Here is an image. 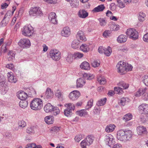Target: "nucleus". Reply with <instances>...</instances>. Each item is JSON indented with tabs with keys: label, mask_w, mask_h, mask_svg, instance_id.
<instances>
[{
	"label": "nucleus",
	"mask_w": 148,
	"mask_h": 148,
	"mask_svg": "<svg viewBox=\"0 0 148 148\" xmlns=\"http://www.w3.org/2000/svg\"><path fill=\"white\" fill-rule=\"evenodd\" d=\"M105 141L106 144L110 147H111L115 143L114 137L110 134H108L105 136Z\"/></svg>",
	"instance_id": "8"
},
{
	"label": "nucleus",
	"mask_w": 148,
	"mask_h": 148,
	"mask_svg": "<svg viewBox=\"0 0 148 148\" xmlns=\"http://www.w3.org/2000/svg\"><path fill=\"white\" fill-rule=\"evenodd\" d=\"M84 77L86 79L90 80L94 78V76L92 74L89 73H85L84 75Z\"/></svg>",
	"instance_id": "48"
},
{
	"label": "nucleus",
	"mask_w": 148,
	"mask_h": 148,
	"mask_svg": "<svg viewBox=\"0 0 148 148\" xmlns=\"http://www.w3.org/2000/svg\"><path fill=\"white\" fill-rule=\"evenodd\" d=\"M112 52L111 48L109 47H108L107 49L105 48L104 53L106 56H109L111 54Z\"/></svg>",
	"instance_id": "44"
},
{
	"label": "nucleus",
	"mask_w": 148,
	"mask_h": 148,
	"mask_svg": "<svg viewBox=\"0 0 148 148\" xmlns=\"http://www.w3.org/2000/svg\"><path fill=\"white\" fill-rule=\"evenodd\" d=\"M49 56L52 60L58 61L60 58L61 53L57 49H52L49 52Z\"/></svg>",
	"instance_id": "4"
},
{
	"label": "nucleus",
	"mask_w": 148,
	"mask_h": 148,
	"mask_svg": "<svg viewBox=\"0 0 148 148\" xmlns=\"http://www.w3.org/2000/svg\"><path fill=\"white\" fill-rule=\"evenodd\" d=\"M29 14L32 16H41L43 13L39 7H34L32 8L29 12Z\"/></svg>",
	"instance_id": "5"
},
{
	"label": "nucleus",
	"mask_w": 148,
	"mask_h": 148,
	"mask_svg": "<svg viewBox=\"0 0 148 148\" xmlns=\"http://www.w3.org/2000/svg\"><path fill=\"white\" fill-rule=\"evenodd\" d=\"M100 25L101 26H103L106 25L107 21L103 18H100L98 19Z\"/></svg>",
	"instance_id": "53"
},
{
	"label": "nucleus",
	"mask_w": 148,
	"mask_h": 148,
	"mask_svg": "<svg viewBox=\"0 0 148 148\" xmlns=\"http://www.w3.org/2000/svg\"><path fill=\"white\" fill-rule=\"evenodd\" d=\"M84 140L87 142L88 146H89L92 143L94 140V137L92 135H88L86 136V138Z\"/></svg>",
	"instance_id": "20"
},
{
	"label": "nucleus",
	"mask_w": 148,
	"mask_h": 148,
	"mask_svg": "<svg viewBox=\"0 0 148 148\" xmlns=\"http://www.w3.org/2000/svg\"><path fill=\"white\" fill-rule=\"evenodd\" d=\"M80 145L82 148H86L87 146H88L87 142L84 140L81 142Z\"/></svg>",
	"instance_id": "59"
},
{
	"label": "nucleus",
	"mask_w": 148,
	"mask_h": 148,
	"mask_svg": "<svg viewBox=\"0 0 148 148\" xmlns=\"http://www.w3.org/2000/svg\"><path fill=\"white\" fill-rule=\"evenodd\" d=\"M33 32V28L31 25L25 26L23 28L22 34L25 36H30Z\"/></svg>",
	"instance_id": "6"
},
{
	"label": "nucleus",
	"mask_w": 148,
	"mask_h": 148,
	"mask_svg": "<svg viewBox=\"0 0 148 148\" xmlns=\"http://www.w3.org/2000/svg\"><path fill=\"white\" fill-rule=\"evenodd\" d=\"M8 89V87L6 85H4L3 86H0V92L3 95L6 93Z\"/></svg>",
	"instance_id": "38"
},
{
	"label": "nucleus",
	"mask_w": 148,
	"mask_h": 148,
	"mask_svg": "<svg viewBox=\"0 0 148 148\" xmlns=\"http://www.w3.org/2000/svg\"><path fill=\"white\" fill-rule=\"evenodd\" d=\"M127 36H126L121 34L117 38V41L119 43H124L127 40Z\"/></svg>",
	"instance_id": "21"
},
{
	"label": "nucleus",
	"mask_w": 148,
	"mask_h": 148,
	"mask_svg": "<svg viewBox=\"0 0 148 148\" xmlns=\"http://www.w3.org/2000/svg\"><path fill=\"white\" fill-rule=\"evenodd\" d=\"M97 80L101 84L103 85L106 83V79L104 78H99L97 79Z\"/></svg>",
	"instance_id": "57"
},
{
	"label": "nucleus",
	"mask_w": 148,
	"mask_h": 148,
	"mask_svg": "<svg viewBox=\"0 0 148 148\" xmlns=\"http://www.w3.org/2000/svg\"><path fill=\"white\" fill-rule=\"evenodd\" d=\"M76 38L80 42H84L86 40L85 35L83 31L80 30L77 33Z\"/></svg>",
	"instance_id": "10"
},
{
	"label": "nucleus",
	"mask_w": 148,
	"mask_h": 148,
	"mask_svg": "<svg viewBox=\"0 0 148 148\" xmlns=\"http://www.w3.org/2000/svg\"><path fill=\"white\" fill-rule=\"evenodd\" d=\"M18 125L19 127L23 128L25 127L26 125V123L23 120L18 121Z\"/></svg>",
	"instance_id": "56"
},
{
	"label": "nucleus",
	"mask_w": 148,
	"mask_h": 148,
	"mask_svg": "<svg viewBox=\"0 0 148 148\" xmlns=\"http://www.w3.org/2000/svg\"><path fill=\"white\" fill-rule=\"evenodd\" d=\"M18 45L23 48H29L31 46L29 40L26 38L21 39L18 42Z\"/></svg>",
	"instance_id": "7"
},
{
	"label": "nucleus",
	"mask_w": 148,
	"mask_h": 148,
	"mask_svg": "<svg viewBox=\"0 0 148 148\" xmlns=\"http://www.w3.org/2000/svg\"><path fill=\"white\" fill-rule=\"evenodd\" d=\"M100 63V62L99 60H94L92 63V66L94 67H97L99 66Z\"/></svg>",
	"instance_id": "55"
},
{
	"label": "nucleus",
	"mask_w": 148,
	"mask_h": 148,
	"mask_svg": "<svg viewBox=\"0 0 148 148\" xmlns=\"http://www.w3.org/2000/svg\"><path fill=\"white\" fill-rule=\"evenodd\" d=\"M8 55L9 56L8 57V59L9 61L12 60L14 58V54L12 51H10L8 53Z\"/></svg>",
	"instance_id": "50"
},
{
	"label": "nucleus",
	"mask_w": 148,
	"mask_h": 148,
	"mask_svg": "<svg viewBox=\"0 0 148 148\" xmlns=\"http://www.w3.org/2000/svg\"><path fill=\"white\" fill-rule=\"evenodd\" d=\"M64 106L67 108L64 110V111H70V110H73L75 108V106L73 103H66L65 104Z\"/></svg>",
	"instance_id": "28"
},
{
	"label": "nucleus",
	"mask_w": 148,
	"mask_h": 148,
	"mask_svg": "<svg viewBox=\"0 0 148 148\" xmlns=\"http://www.w3.org/2000/svg\"><path fill=\"white\" fill-rule=\"evenodd\" d=\"M138 109L140 111L148 110V105L146 104H142L139 106Z\"/></svg>",
	"instance_id": "33"
},
{
	"label": "nucleus",
	"mask_w": 148,
	"mask_h": 148,
	"mask_svg": "<svg viewBox=\"0 0 148 148\" xmlns=\"http://www.w3.org/2000/svg\"><path fill=\"white\" fill-rule=\"evenodd\" d=\"M80 67L83 69L89 70L90 69L89 63L86 61H84L82 63L80 66Z\"/></svg>",
	"instance_id": "25"
},
{
	"label": "nucleus",
	"mask_w": 148,
	"mask_h": 148,
	"mask_svg": "<svg viewBox=\"0 0 148 148\" xmlns=\"http://www.w3.org/2000/svg\"><path fill=\"white\" fill-rule=\"evenodd\" d=\"M85 83V81L84 78H79L77 81V87L80 88L83 87Z\"/></svg>",
	"instance_id": "23"
},
{
	"label": "nucleus",
	"mask_w": 148,
	"mask_h": 148,
	"mask_svg": "<svg viewBox=\"0 0 148 148\" xmlns=\"http://www.w3.org/2000/svg\"><path fill=\"white\" fill-rule=\"evenodd\" d=\"M143 39L144 42H148V33H146L143 36Z\"/></svg>",
	"instance_id": "63"
},
{
	"label": "nucleus",
	"mask_w": 148,
	"mask_h": 148,
	"mask_svg": "<svg viewBox=\"0 0 148 148\" xmlns=\"http://www.w3.org/2000/svg\"><path fill=\"white\" fill-rule=\"evenodd\" d=\"M71 33L70 29L68 27H64L61 32V36L65 37H68Z\"/></svg>",
	"instance_id": "15"
},
{
	"label": "nucleus",
	"mask_w": 148,
	"mask_h": 148,
	"mask_svg": "<svg viewBox=\"0 0 148 148\" xmlns=\"http://www.w3.org/2000/svg\"><path fill=\"white\" fill-rule=\"evenodd\" d=\"M42 100L40 98H35L31 101L30 107L32 110H40L42 107Z\"/></svg>",
	"instance_id": "2"
},
{
	"label": "nucleus",
	"mask_w": 148,
	"mask_h": 148,
	"mask_svg": "<svg viewBox=\"0 0 148 148\" xmlns=\"http://www.w3.org/2000/svg\"><path fill=\"white\" fill-rule=\"evenodd\" d=\"M125 65L124 62H120L118 63L116 65V67L118 70V72L119 73H123L125 71Z\"/></svg>",
	"instance_id": "14"
},
{
	"label": "nucleus",
	"mask_w": 148,
	"mask_h": 148,
	"mask_svg": "<svg viewBox=\"0 0 148 148\" xmlns=\"http://www.w3.org/2000/svg\"><path fill=\"white\" fill-rule=\"evenodd\" d=\"M57 17L56 13L53 12L50 13L48 16V18L50 21L54 24H57L58 23Z\"/></svg>",
	"instance_id": "11"
},
{
	"label": "nucleus",
	"mask_w": 148,
	"mask_h": 148,
	"mask_svg": "<svg viewBox=\"0 0 148 148\" xmlns=\"http://www.w3.org/2000/svg\"><path fill=\"white\" fill-rule=\"evenodd\" d=\"M11 11H8L7 13L5 14L4 17L1 22V23L3 25V26L6 25L8 23L10 20V16L11 15Z\"/></svg>",
	"instance_id": "12"
},
{
	"label": "nucleus",
	"mask_w": 148,
	"mask_h": 148,
	"mask_svg": "<svg viewBox=\"0 0 148 148\" xmlns=\"http://www.w3.org/2000/svg\"><path fill=\"white\" fill-rule=\"evenodd\" d=\"M84 136L83 134H79L77 135L75 137V140L76 142L78 143L79 141L84 138Z\"/></svg>",
	"instance_id": "42"
},
{
	"label": "nucleus",
	"mask_w": 148,
	"mask_h": 148,
	"mask_svg": "<svg viewBox=\"0 0 148 148\" xmlns=\"http://www.w3.org/2000/svg\"><path fill=\"white\" fill-rule=\"evenodd\" d=\"M93 100L92 99H90L88 101L87 104L85 108L86 110H88L89 108L92 107L93 105Z\"/></svg>",
	"instance_id": "40"
},
{
	"label": "nucleus",
	"mask_w": 148,
	"mask_h": 148,
	"mask_svg": "<svg viewBox=\"0 0 148 148\" xmlns=\"http://www.w3.org/2000/svg\"><path fill=\"white\" fill-rule=\"evenodd\" d=\"M116 127L115 125L113 124H110L106 126L105 130L106 131L109 133L113 131Z\"/></svg>",
	"instance_id": "27"
},
{
	"label": "nucleus",
	"mask_w": 148,
	"mask_h": 148,
	"mask_svg": "<svg viewBox=\"0 0 148 148\" xmlns=\"http://www.w3.org/2000/svg\"><path fill=\"white\" fill-rule=\"evenodd\" d=\"M44 109L45 111L60 110L58 107L54 106H52L49 103H47L45 106L44 108Z\"/></svg>",
	"instance_id": "13"
},
{
	"label": "nucleus",
	"mask_w": 148,
	"mask_h": 148,
	"mask_svg": "<svg viewBox=\"0 0 148 148\" xmlns=\"http://www.w3.org/2000/svg\"><path fill=\"white\" fill-rule=\"evenodd\" d=\"M80 95V93L78 90H73L71 92L69 95L70 99L72 100H77Z\"/></svg>",
	"instance_id": "9"
},
{
	"label": "nucleus",
	"mask_w": 148,
	"mask_h": 148,
	"mask_svg": "<svg viewBox=\"0 0 148 148\" xmlns=\"http://www.w3.org/2000/svg\"><path fill=\"white\" fill-rule=\"evenodd\" d=\"M117 85L122 87L124 89H127L129 86L128 84L126 83L123 81H120L117 84Z\"/></svg>",
	"instance_id": "35"
},
{
	"label": "nucleus",
	"mask_w": 148,
	"mask_h": 148,
	"mask_svg": "<svg viewBox=\"0 0 148 148\" xmlns=\"http://www.w3.org/2000/svg\"><path fill=\"white\" fill-rule=\"evenodd\" d=\"M105 48V47H99L98 49V52L100 53H104Z\"/></svg>",
	"instance_id": "62"
},
{
	"label": "nucleus",
	"mask_w": 148,
	"mask_h": 148,
	"mask_svg": "<svg viewBox=\"0 0 148 148\" xmlns=\"http://www.w3.org/2000/svg\"><path fill=\"white\" fill-rule=\"evenodd\" d=\"M74 59H79L83 57L84 54L83 53H81L79 52H75L73 54Z\"/></svg>",
	"instance_id": "37"
},
{
	"label": "nucleus",
	"mask_w": 148,
	"mask_h": 148,
	"mask_svg": "<svg viewBox=\"0 0 148 148\" xmlns=\"http://www.w3.org/2000/svg\"><path fill=\"white\" fill-rule=\"evenodd\" d=\"M76 114L82 116H86L88 115L87 112H76Z\"/></svg>",
	"instance_id": "52"
},
{
	"label": "nucleus",
	"mask_w": 148,
	"mask_h": 148,
	"mask_svg": "<svg viewBox=\"0 0 148 148\" xmlns=\"http://www.w3.org/2000/svg\"><path fill=\"white\" fill-rule=\"evenodd\" d=\"M147 90V88H140L138 90L139 93L140 95L144 94L146 92Z\"/></svg>",
	"instance_id": "60"
},
{
	"label": "nucleus",
	"mask_w": 148,
	"mask_h": 148,
	"mask_svg": "<svg viewBox=\"0 0 148 148\" xmlns=\"http://www.w3.org/2000/svg\"><path fill=\"white\" fill-rule=\"evenodd\" d=\"M137 132L139 135H143L146 134L147 133L146 128L144 126H139L136 128Z\"/></svg>",
	"instance_id": "16"
},
{
	"label": "nucleus",
	"mask_w": 148,
	"mask_h": 148,
	"mask_svg": "<svg viewBox=\"0 0 148 148\" xmlns=\"http://www.w3.org/2000/svg\"><path fill=\"white\" fill-rule=\"evenodd\" d=\"M109 26L111 31H117L119 30L120 29L119 26L118 25H116L114 23L110 24Z\"/></svg>",
	"instance_id": "29"
},
{
	"label": "nucleus",
	"mask_w": 148,
	"mask_h": 148,
	"mask_svg": "<svg viewBox=\"0 0 148 148\" xmlns=\"http://www.w3.org/2000/svg\"><path fill=\"white\" fill-rule=\"evenodd\" d=\"M112 33L111 31L109 30H105L103 33V36L106 38L108 36H110Z\"/></svg>",
	"instance_id": "51"
},
{
	"label": "nucleus",
	"mask_w": 148,
	"mask_h": 148,
	"mask_svg": "<svg viewBox=\"0 0 148 148\" xmlns=\"http://www.w3.org/2000/svg\"><path fill=\"white\" fill-rule=\"evenodd\" d=\"M54 95L53 92L49 88H47L45 92L44 97L46 98L51 99L53 97Z\"/></svg>",
	"instance_id": "17"
},
{
	"label": "nucleus",
	"mask_w": 148,
	"mask_h": 148,
	"mask_svg": "<svg viewBox=\"0 0 148 148\" xmlns=\"http://www.w3.org/2000/svg\"><path fill=\"white\" fill-rule=\"evenodd\" d=\"M45 121L48 124H52L54 121L53 117L52 116H46L45 118Z\"/></svg>",
	"instance_id": "24"
},
{
	"label": "nucleus",
	"mask_w": 148,
	"mask_h": 148,
	"mask_svg": "<svg viewBox=\"0 0 148 148\" xmlns=\"http://www.w3.org/2000/svg\"><path fill=\"white\" fill-rule=\"evenodd\" d=\"M132 135L131 130L121 129L117 132V137L119 140L125 143L130 141L132 139Z\"/></svg>",
	"instance_id": "1"
},
{
	"label": "nucleus",
	"mask_w": 148,
	"mask_h": 148,
	"mask_svg": "<svg viewBox=\"0 0 148 148\" xmlns=\"http://www.w3.org/2000/svg\"><path fill=\"white\" fill-rule=\"evenodd\" d=\"M6 67L11 70H13L14 69V65L12 64H7L6 65Z\"/></svg>",
	"instance_id": "64"
},
{
	"label": "nucleus",
	"mask_w": 148,
	"mask_h": 148,
	"mask_svg": "<svg viewBox=\"0 0 148 148\" xmlns=\"http://www.w3.org/2000/svg\"><path fill=\"white\" fill-rule=\"evenodd\" d=\"M7 76L8 77V80L10 82L15 83L17 81V79L15 76L10 75V73H8Z\"/></svg>",
	"instance_id": "30"
},
{
	"label": "nucleus",
	"mask_w": 148,
	"mask_h": 148,
	"mask_svg": "<svg viewBox=\"0 0 148 148\" xmlns=\"http://www.w3.org/2000/svg\"><path fill=\"white\" fill-rule=\"evenodd\" d=\"M125 68H126L125 71H128L132 70V67L131 65L126 62H125Z\"/></svg>",
	"instance_id": "58"
},
{
	"label": "nucleus",
	"mask_w": 148,
	"mask_h": 148,
	"mask_svg": "<svg viewBox=\"0 0 148 148\" xmlns=\"http://www.w3.org/2000/svg\"><path fill=\"white\" fill-rule=\"evenodd\" d=\"M34 127H28L26 130V132L29 134H32L34 133Z\"/></svg>",
	"instance_id": "54"
},
{
	"label": "nucleus",
	"mask_w": 148,
	"mask_h": 148,
	"mask_svg": "<svg viewBox=\"0 0 148 148\" xmlns=\"http://www.w3.org/2000/svg\"><path fill=\"white\" fill-rule=\"evenodd\" d=\"M70 3L73 8H76L79 5L78 1L77 0H71Z\"/></svg>",
	"instance_id": "43"
},
{
	"label": "nucleus",
	"mask_w": 148,
	"mask_h": 148,
	"mask_svg": "<svg viewBox=\"0 0 148 148\" xmlns=\"http://www.w3.org/2000/svg\"><path fill=\"white\" fill-rule=\"evenodd\" d=\"M17 96L21 100H25L27 98V93L23 91H19L18 92Z\"/></svg>",
	"instance_id": "18"
},
{
	"label": "nucleus",
	"mask_w": 148,
	"mask_h": 148,
	"mask_svg": "<svg viewBox=\"0 0 148 148\" xmlns=\"http://www.w3.org/2000/svg\"><path fill=\"white\" fill-rule=\"evenodd\" d=\"M144 113L142 114L140 117L141 121L143 123H145L148 121V112H144Z\"/></svg>",
	"instance_id": "26"
},
{
	"label": "nucleus",
	"mask_w": 148,
	"mask_h": 148,
	"mask_svg": "<svg viewBox=\"0 0 148 148\" xmlns=\"http://www.w3.org/2000/svg\"><path fill=\"white\" fill-rule=\"evenodd\" d=\"M125 33L129 38L133 40H136L138 38V32L134 29L130 28L127 29Z\"/></svg>",
	"instance_id": "3"
},
{
	"label": "nucleus",
	"mask_w": 148,
	"mask_h": 148,
	"mask_svg": "<svg viewBox=\"0 0 148 148\" xmlns=\"http://www.w3.org/2000/svg\"><path fill=\"white\" fill-rule=\"evenodd\" d=\"M132 115L130 113L125 115L123 117V119L125 121H127L130 120L132 118Z\"/></svg>",
	"instance_id": "46"
},
{
	"label": "nucleus",
	"mask_w": 148,
	"mask_h": 148,
	"mask_svg": "<svg viewBox=\"0 0 148 148\" xmlns=\"http://www.w3.org/2000/svg\"><path fill=\"white\" fill-rule=\"evenodd\" d=\"M20 106L22 108H25L27 106L28 102L26 100H21L19 103Z\"/></svg>",
	"instance_id": "39"
},
{
	"label": "nucleus",
	"mask_w": 148,
	"mask_h": 148,
	"mask_svg": "<svg viewBox=\"0 0 148 148\" xmlns=\"http://www.w3.org/2000/svg\"><path fill=\"white\" fill-rule=\"evenodd\" d=\"M128 99L127 98L123 97L122 98L119 102L120 105L122 106H124L127 101H128Z\"/></svg>",
	"instance_id": "47"
},
{
	"label": "nucleus",
	"mask_w": 148,
	"mask_h": 148,
	"mask_svg": "<svg viewBox=\"0 0 148 148\" xmlns=\"http://www.w3.org/2000/svg\"><path fill=\"white\" fill-rule=\"evenodd\" d=\"M114 90L115 93L119 94H122L123 92V89L119 86L114 87Z\"/></svg>",
	"instance_id": "41"
},
{
	"label": "nucleus",
	"mask_w": 148,
	"mask_h": 148,
	"mask_svg": "<svg viewBox=\"0 0 148 148\" xmlns=\"http://www.w3.org/2000/svg\"><path fill=\"white\" fill-rule=\"evenodd\" d=\"M27 147L25 148H41V146L40 145H36L35 144L30 143L27 145Z\"/></svg>",
	"instance_id": "45"
},
{
	"label": "nucleus",
	"mask_w": 148,
	"mask_h": 148,
	"mask_svg": "<svg viewBox=\"0 0 148 148\" xmlns=\"http://www.w3.org/2000/svg\"><path fill=\"white\" fill-rule=\"evenodd\" d=\"M107 99L106 98L99 100L97 102L96 105L101 106L104 105L106 102Z\"/></svg>",
	"instance_id": "34"
},
{
	"label": "nucleus",
	"mask_w": 148,
	"mask_h": 148,
	"mask_svg": "<svg viewBox=\"0 0 148 148\" xmlns=\"http://www.w3.org/2000/svg\"><path fill=\"white\" fill-rule=\"evenodd\" d=\"M105 8L103 5H100L95 8L92 11L95 12H97L103 11Z\"/></svg>",
	"instance_id": "31"
},
{
	"label": "nucleus",
	"mask_w": 148,
	"mask_h": 148,
	"mask_svg": "<svg viewBox=\"0 0 148 148\" xmlns=\"http://www.w3.org/2000/svg\"><path fill=\"white\" fill-rule=\"evenodd\" d=\"M145 14L142 12H140L139 14V16H138V19L140 21H143L145 20Z\"/></svg>",
	"instance_id": "49"
},
{
	"label": "nucleus",
	"mask_w": 148,
	"mask_h": 148,
	"mask_svg": "<svg viewBox=\"0 0 148 148\" xmlns=\"http://www.w3.org/2000/svg\"><path fill=\"white\" fill-rule=\"evenodd\" d=\"M143 79L145 84L148 86V75H144L143 77Z\"/></svg>",
	"instance_id": "61"
},
{
	"label": "nucleus",
	"mask_w": 148,
	"mask_h": 148,
	"mask_svg": "<svg viewBox=\"0 0 148 148\" xmlns=\"http://www.w3.org/2000/svg\"><path fill=\"white\" fill-rule=\"evenodd\" d=\"M65 60L70 63L72 62L74 59L73 54L70 53H69L65 57Z\"/></svg>",
	"instance_id": "19"
},
{
	"label": "nucleus",
	"mask_w": 148,
	"mask_h": 148,
	"mask_svg": "<svg viewBox=\"0 0 148 148\" xmlns=\"http://www.w3.org/2000/svg\"><path fill=\"white\" fill-rule=\"evenodd\" d=\"M88 13L84 10H80L78 13V16L83 18H85L88 16Z\"/></svg>",
	"instance_id": "22"
},
{
	"label": "nucleus",
	"mask_w": 148,
	"mask_h": 148,
	"mask_svg": "<svg viewBox=\"0 0 148 148\" xmlns=\"http://www.w3.org/2000/svg\"><path fill=\"white\" fill-rule=\"evenodd\" d=\"M79 42H80L77 39L74 40L72 42L71 44L72 47L74 49L78 48Z\"/></svg>",
	"instance_id": "36"
},
{
	"label": "nucleus",
	"mask_w": 148,
	"mask_h": 148,
	"mask_svg": "<svg viewBox=\"0 0 148 148\" xmlns=\"http://www.w3.org/2000/svg\"><path fill=\"white\" fill-rule=\"evenodd\" d=\"M80 49L81 50L85 53H87L89 51L88 46L86 44H82L80 47Z\"/></svg>",
	"instance_id": "32"
}]
</instances>
